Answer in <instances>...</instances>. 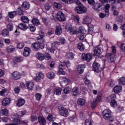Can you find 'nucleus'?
Instances as JSON below:
<instances>
[{"label":"nucleus","mask_w":125,"mask_h":125,"mask_svg":"<svg viewBox=\"0 0 125 125\" xmlns=\"http://www.w3.org/2000/svg\"><path fill=\"white\" fill-rule=\"evenodd\" d=\"M110 105L111 107H116L117 104V101L116 100H112L110 102Z\"/></svg>","instance_id":"6e6d98bb"},{"label":"nucleus","mask_w":125,"mask_h":125,"mask_svg":"<svg viewBox=\"0 0 125 125\" xmlns=\"http://www.w3.org/2000/svg\"><path fill=\"white\" fill-rule=\"evenodd\" d=\"M82 57V59L83 61H86L87 62H90L91 59H92V56L90 54H83Z\"/></svg>","instance_id":"423d86ee"},{"label":"nucleus","mask_w":125,"mask_h":125,"mask_svg":"<svg viewBox=\"0 0 125 125\" xmlns=\"http://www.w3.org/2000/svg\"><path fill=\"white\" fill-rule=\"evenodd\" d=\"M18 27L19 29H21V30H22L23 31H25V30L27 29V25L23 23H20Z\"/></svg>","instance_id":"c85d7f7f"},{"label":"nucleus","mask_w":125,"mask_h":125,"mask_svg":"<svg viewBox=\"0 0 125 125\" xmlns=\"http://www.w3.org/2000/svg\"><path fill=\"white\" fill-rule=\"evenodd\" d=\"M44 78V75L42 72H39L36 74V78H34V81L36 82H40L41 80H42Z\"/></svg>","instance_id":"1a4fd4ad"},{"label":"nucleus","mask_w":125,"mask_h":125,"mask_svg":"<svg viewBox=\"0 0 125 125\" xmlns=\"http://www.w3.org/2000/svg\"><path fill=\"white\" fill-rule=\"evenodd\" d=\"M77 103L79 105L83 106V105H84V104H85V100L81 98H79Z\"/></svg>","instance_id":"72a5a7b5"},{"label":"nucleus","mask_w":125,"mask_h":125,"mask_svg":"<svg viewBox=\"0 0 125 125\" xmlns=\"http://www.w3.org/2000/svg\"><path fill=\"white\" fill-rule=\"evenodd\" d=\"M97 101L96 100H93L91 103V106L92 109H94L96 105H97Z\"/></svg>","instance_id":"de8ad7c7"},{"label":"nucleus","mask_w":125,"mask_h":125,"mask_svg":"<svg viewBox=\"0 0 125 125\" xmlns=\"http://www.w3.org/2000/svg\"><path fill=\"white\" fill-rule=\"evenodd\" d=\"M10 102H11V100L10 98H4L2 101V105L3 106H7L8 105H9V104H10Z\"/></svg>","instance_id":"dca6fc26"},{"label":"nucleus","mask_w":125,"mask_h":125,"mask_svg":"<svg viewBox=\"0 0 125 125\" xmlns=\"http://www.w3.org/2000/svg\"><path fill=\"white\" fill-rule=\"evenodd\" d=\"M7 29L9 31H13V24L12 23H9L7 25Z\"/></svg>","instance_id":"49530a36"},{"label":"nucleus","mask_w":125,"mask_h":125,"mask_svg":"<svg viewBox=\"0 0 125 125\" xmlns=\"http://www.w3.org/2000/svg\"><path fill=\"white\" fill-rule=\"evenodd\" d=\"M39 36H38L37 38H44V32H43V31H40L39 32Z\"/></svg>","instance_id":"052dcab7"},{"label":"nucleus","mask_w":125,"mask_h":125,"mask_svg":"<svg viewBox=\"0 0 125 125\" xmlns=\"http://www.w3.org/2000/svg\"><path fill=\"white\" fill-rule=\"evenodd\" d=\"M123 90L122 86H116L113 88V91L115 93H120Z\"/></svg>","instance_id":"412c9836"},{"label":"nucleus","mask_w":125,"mask_h":125,"mask_svg":"<svg viewBox=\"0 0 125 125\" xmlns=\"http://www.w3.org/2000/svg\"><path fill=\"white\" fill-rule=\"evenodd\" d=\"M54 29L50 28L47 32V34L49 36H51V35H53L54 34Z\"/></svg>","instance_id":"4d7b16f0"},{"label":"nucleus","mask_w":125,"mask_h":125,"mask_svg":"<svg viewBox=\"0 0 125 125\" xmlns=\"http://www.w3.org/2000/svg\"><path fill=\"white\" fill-rule=\"evenodd\" d=\"M66 67H70L71 66V63L69 61L67 62H64L63 63L60 64L59 66V74L61 75H65L66 74V72L63 71V70H65Z\"/></svg>","instance_id":"f257e3e1"},{"label":"nucleus","mask_w":125,"mask_h":125,"mask_svg":"<svg viewBox=\"0 0 125 125\" xmlns=\"http://www.w3.org/2000/svg\"><path fill=\"white\" fill-rule=\"evenodd\" d=\"M78 30L79 31V33H82V34H84L87 33V31L83 26H80Z\"/></svg>","instance_id":"37998d69"},{"label":"nucleus","mask_w":125,"mask_h":125,"mask_svg":"<svg viewBox=\"0 0 125 125\" xmlns=\"http://www.w3.org/2000/svg\"><path fill=\"white\" fill-rule=\"evenodd\" d=\"M7 52L9 53L14 52V51L15 50V48L12 45H10L7 47Z\"/></svg>","instance_id":"473e14b6"},{"label":"nucleus","mask_w":125,"mask_h":125,"mask_svg":"<svg viewBox=\"0 0 125 125\" xmlns=\"http://www.w3.org/2000/svg\"><path fill=\"white\" fill-rule=\"evenodd\" d=\"M42 94L40 93H37L35 95L36 99L38 101H40L41 100V98H42Z\"/></svg>","instance_id":"680f3d73"},{"label":"nucleus","mask_w":125,"mask_h":125,"mask_svg":"<svg viewBox=\"0 0 125 125\" xmlns=\"http://www.w3.org/2000/svg\"><path fill=\"white\" fill-rule=\"evenodd\" d=\"M79 93L80 90L77 87H74L71 90V94L73 96H77V95H79Z\"/></svg>","instance_id":"2eb2a0df"},{"label":"nucleus","mask_w":125,"mask_h":125,"mask_svg":"<svg viewBox=\"0 0 125 125\" xmlns=\"http://www.w3.org/2000/svg\"><path fill=\"white\" fill-rule=\"evenodd\" d=\"M104 8L105 9V13L106 14H109V9H110V4H107L105 7Z\"/></svg>","instance_id":"5fc2aeb1"},{"label":"nucleus","mask_w":125,"mask_h":125,"mask_svg":"<svg viewBox=\"0 0 125 125\" xmlns=\"http://www.w3.org/2000/svg\"><path fill=\"white\" fill-rule=\"evenodd\" d=\"M75 11L79 14H83L86 12V8L84 6L81 5L79 7H76L75 9Z\"/></svg>","instance_id":"20e7f679"},{"label":"nucleus","mask_w":125,"mask_h":125,"mask_svg":"<svg viewBox=\"0 0 125 125\" xmlns=\"http://www.w3.org/2000/svg\"><path fill=\"white\" fill-rule=\"evenodd\" d=\"M59 114L63 117H68V110L64 107H62L59 109Z\"/></svg>","instance_id":"9b49d317"},{"label":"nucleus","mask_w":125,"mask_h":125,"mask_svg":"<svg viewBox=\"0 0 125 125\" xmlns=\"http://www.w3.org/2000/svg\"><path fill=\"white\" fill-rule=\"evenodd\" d=\"M17 46L19 49H22V48H24V44L23 43H18Z\"/></svg>","instance_id":"13d9d810"},{"label":"nucleus","mask_w":125,"mask_h":125,"mask_svg":"<svg viewBox=\"0 0 125 125\" xmlns=\"http://www.w3.org/2000/svg\"><path fill=\"white\" fill-rule=\"evenodd\" d=\"M102 68L100 67V64L98 62H94L93 64V70L96 73H99L100 71H102Z\"/></svg>","instance_id":"6e6552de"},{"label":"nucleus","mask_w":125,"mask_h":125,"mask_svg":"<svg viewBox=\"0 0 125 125\" xmlns=\"http://www.w3.org/2000/svg\"><path fill=\"white\" fill-rule=\"evenodd\" d=\"M66 31H70L72 29V25L70 24H67L65 26Z\"/></svg>","instance_id":"338daca9"},{"label":"nucleus","mask_w":125,"mask_h":125,"mask_svg":"<svg viewBox=\"0 0 125 125\" xmlns=\"http://www.w3.org/2000/svg\"><path fill=\"white\" fill-rule=\"evenodd\" d=\"M63 2V3H65V4H71V3H73L74 1L72 0H61Z\"/></svg>","instance_id":"09e8293b"},{"label":"nucleus","mask_w":125,"mask_h":125,"mask_svg":"<svg viewBox=\"0 0 125 125\" xmlns=\"http://www.w3.org/2000/svg\"><path fill=\"white\" fill-rule=\"evenodd\" d=\"M30 53H31V49L27 47H25L23 54V56H24L25 57H27V56H29V55H30Z\"/></svg>","instance_id":"aec40b11"},{"label":"nucleus","mask_w":125,"mask_h":125,"mask_svg":"<svg viewBox=\"0 0 125 125\" xmlns=\"http://www.w3.org/2000/svg\"><path fill=\"white\" fill-rule=\"evenodd\" d=\"M103 8H104V5L102 3L96 2L93 4V9L95 10V11H102L103 10Z\"/></svg>","instance_id":"7ed1b4c3"},{"label":"nucleus","mask_w":125,"mask_h":125,"mask_svg":"<svg viewBox=\"0 0 125 125\" xmlns=\"http://www.w3.org/2000/svg\"><path fill=\"white\" fill-rule=\"evenodd\" d=\"M69 31L70 35H75L76 34L80 33V31L78 29L75 30L71 28V30H70Z\"/></svg>","instance_id":"e433bc0d"},{"label":"nucleus","mask_w":125,"mask_h":125,"mask_svg":"<svg viewBox=\"0 0 125 125\" xmlns=\"http://www.w3.org/2000/svg\"><path fill=\"white\" fill-rule=\"evenodd\" d=\"M21 6L22 7H24L25 9L27 10V9H29V8H30V3L27 1L24 2L22 4Z\"/></svg>","instance_id":"7c9ffc66"},{"label":"nucleus","mask_w":125,"mask_h":125,"mask_svg":"<svg viewBox=\"0 0 125 125\" xmlns=\"http://www.w3.org/2000/svg\"><path fill=\"white\" fill-rule=\"evenodd\" d=\"M116 94H112L110 95L109 97H108L107 99V101H112V100H115V99L116 98Z\"/></svg>","instance_id":"c9c22d12"},{"label":"nucleus","mask_w":125,"mask_h":125,"mask_svg":"<svg viewBox=\"0 0 125 125\" xmlns=\"http://www.w3.org/2000/svg\"><path fill=\"white\" fill-rule=\"evenodd\" d=\"M21 21H22V22H23L24 23H28L30 21V20H29V19L28 18V17H27L25 16H21Z\"/></svg>","instance_id":"ea45409f"},{"label":"nucleus","mask_w":125,"mask_h":125,"mask_svg":"<svg viewBox=\"0 0 125 125\" xmlns=\"http://www.w3.org/2000/svg\"><path fill=\"white\" fill-rule=\"evenodd\" d=\"M54 6H55V7L58 8V9H60V8H61L62 7L61 4H59L56 2L54 3Z\"/></svg>","instance_id":"e2e57ef3"},{"label":"nucleus","mask_w":125,"mask_h":125,"mask_svg":"<svg viewBox=\"0 0 125 125\" xmlns=\"http://www.w3.org/2000/svg\"><path fill=\"white\" fill-rule=\"evenodd\" d=\"M55 34L56 35H58V36L62 34V28L60 26H57L56 27Z\"/></svg>","instance_id":"bb28decb"},{"label":"nucleus","mask_w":125,"mask_h":125,"mask_svg":"<svg viewBox=\"0 0 125 125\" xmlns=\"http://www.w3.org/2000/svg\"><path fill=\"white\" fill-rule=\"evenodd\" d=\"M62 83L63 85H68V84L69 83V79L63 77L62 78Z\"/></svg>","instance_id":"4c0bfd02"},{"label":"nucleus","mask_w":125,"mask_h":125,"mask_svg":"<svg viewBox=\"0 0 125 125\" xmlns=\"http://www.w3.org/2000/svg\"><path fill=\"white\" fill-rule=\"evenodd\" d=\"M78 30L79 31V33H82V34H84L87 33V31L83 26H80Z\"/></svg>","instance_id":"79ce46f5"},{"label":"nucleus","mask_w":125,"mask_h":125,"mask_svg":"<svg viewBox=\"0 0 125 125\" xmlns=\"http://www.w3.org/2000/svg\"><path fill=\"white\" fill-rule=\"evenodd\" d=\"M105 57L107 60H108V61L109 62H115V61L116 60L115 55L111 53H108L106 54Z\"/></svg>","instance_id":"f8f14e48"},{"label":"nucleus","mask_w":125,"mask_h":125,"mask_svg":"<svg viewBox=\"0 0 125 125\" xmlns=\"http://www.w3.org/2000/svg\"><path fill=\"white\" fill-rule=\"evenodd\" d=\"M111 112L107 109H105L103 111V114L104 118L108 121V122H113L114 121V117L111 115Z\"/></svg>","instance_id":"f03ea898"},{"label":"nucleus","mask_w":125,"mask_h":125,"mask_svg":"<svg viewBox=\"0 0 125 125\" xmlns=\"http://www.w3.org/2000/svg\"><path fill=\"white\" fill-rule=\"evenodd\" d=\"M46 77L48 78V79L52 80V79H54L55 77V74H54L53 72H49L47 73Z\"/></svg>","instance_id":"b1692460"},{"label":"nucleus","mask_w":125,"mask_h":125,"mask_svg":"<svg viewBox=\"0 0 125 125\" xmlns=\"http://www.w3.org/2000/svg\"><path fill=\"white\" fill-rule=\"evenodd\" d=\"M56 18L57 20L62 22H64V21H65L66 20V18L65 17V15H64V13L61 11L58 12L56 14Z\"/></svg>","instance_id":"39448f33"},{"label":"nucleus","mask_w":125,"mask_h":125,"mask_svg":"<svg viewBox=\"0 0 125 125\" xmlns=\"http://www.w3.org/2000/svg\"><path fill=\"white\" fill-rule=\"evenodd\" d=\"M1 35L3 36V37H7L9 36V31L6 28H5L2 30Z\"/></svg>","instance_id":"c756f323"},{"label":"nucleus","mask_w":125,"mask_h":125,"mask_svg":"<svg viewBox=\"0 0 125 125\" xmlns=\"http://www.w3.org/2000/svg\"><path fill=\"white\" fill-rule=\"evenodd\" d=\"M31 46L36 51H39V50L41 49V44L40 43H33Z\"/></svg>","instance_id":"a211bd4d"},{"label":"nucleus","mask_w":125,"mask_h":125,"mask_svg":"<svg viewBox=\"0 0 125 125\" xmlns=\"http://www.w3.org/2000/svg\"><path fill=\"white\" fill-rule=\"evenodd\" d=\"M32 22L34 25H35V26H39L41 24V22H40V21L39 19L34 18L32 20Z\"/></svg>","instance_id":"cd10ccee"},{"label":"nucleus","mask_w":125,"mask_h":125,"mask_svg":"<svg viewBox=\"0 0 125 125\" xmlns=\"http://www.w3.org/2000/svg\"><path fill=\"white\" fill-rule=\"evenodd\" d=\"M85 125H92V121L87 119L85 121Z\"/></svg>","instance_id":"69168bd1"},{"label":"nucleus","mask_w":125,"mask_h":125,"mask_svg":"<svg viewBox=\"0 0 125 125\" xmlns=\"http://www.w3.org/2000/svg\"><path fill=\"white\" fill-rule=\"evenodd\" d=\"M66 57H67L68 59H74V54H73L72 52H69L66 54Z\"/></svg>","instance_id":"8fccbe9b"},{"label":"nucleus","mask_w":125,"mask_h":125,"mask_svg":"<svg viewBox=\"0 0 125 125\" xmlns=\"http://www.w3.org/2000/svg\"><path fill=\"white\" fill-rule=\"evenodd\" d=\"M61 92H62V88L60 87H57L54 89V93L56 95H61Z\"/></svg>","instance_id":"4be33fe9"},{"label":"nucleus","mask_w":125,"mask_h":125,"mask_svg":"<svg viewBox=\"0 0 125 125\" xmlns=\"http://www.w3.org/2000/svg\"><path fill=\"white\" fill-rule=\"evenodd\" d=\"M101 53H102L101 48L99 46H96L94 48V55L96 56H100Z\"/></svg>","instance_id":"ddd939ff"},{"label":"nucleus","mask_w":125,"mask_h":125,"mask_svg":"<svg viewBox=\"0 0 125 125\" xmlns=\"http://www.w3.org/2000/svg\"><path fill=\"white\" fill-rule=\"evenodd\" d=\"M26 86L28 89L32 90L34 88V83L32 82H27Z\"/></svg>","instance_id":"393cba45"},{"label":"nucleus","mask_w":125,"mask_h":125,"mask_svg":"<svg viewBox=\"0 0 125 125\" xmlns=\"http://www.w3.org/2000/svg\"><path fill=\"white\" fill-rule=\"evenodd\" d=\"M44 7L46 10H48L50 8H51V5L49 3H46L44 4Z\"/></svg>","instance_id":"0e129e2a"},{"label":"nucleus","mask_w":125,"mask_h":125,"mask_svg":"<svg viewBox=\"0 0 125 125\" xmlns=\"http://www.w3.org/2000/svg\"><path fill=\"white\" fill-rule=\"evenodd\" d=\"M70 91H71V88L66 87L63 90V94H68V93H70Z\"/></svg>","instance_id":"a19ab883"},{"label":"nucleus","mask_w":125,"mask_h":125,"mask_svg":"<svg viewBox=\"0 0 125 125\" xmlns=\"http://www.w3.org/2000/svg\"><path fill=\"white\" fill-rule=\"evenodd\" d=\"M84 22H85V24H89L90 22H91V19L88 17V16H86L83 19Z\"/></svg>","instance_id":"a18cd8bd"},{"label":"nucleus","mask_w":125,"mask_h":125,"mask_svg":"<svg viewBox=\"0 0 125 125\" xmlns=\"http://www.w3.org/2000/svg\"><path fill=\"white\" fill-rule=\"evenodd\" d=\"M16 12L19 15H23V10L20 7L18 8Z\"/></svg>","instance_id":"3c124183"},{"label":"nucleus","mask_w":125,"mask_h":125,"mask_svg":"<svg viewBox=\"0 0 125 125\" xmlns=\"http://www.w3.org/2000/svg\"><path fill=\"white\" fill-rule=\"evenodd\" d=\"M28 29H29L31 32H35L36 31V27L33 25H30L28 26Z\"/></svg>","instance_id":"774afa93"},{"label":"nucleus","mask_w":125,"mask_h":125,"mask_svg":"<svg viewBox=\"0 0 125 125\" xmlns=\"http://www.w3.org/2000/svg\"><path fill=\"white\" fill-rule=\"evenodd\" d=\"M36 57L40 61H42V60H44V59H45V57H44V55L40 52H38L36 54Z\"/></svg>","instance_id":"f3484780"},{"label":"nucleus","mask_w":125,"mask_h":125,"mask_svg":"<svg viewBox=\"0 0 125 125\" xmlns=\"http://www.w3.org/2000/svg\"><path fill=\"white\" fill-rule=\"evenodd\" d=\"M27 114V111L26 110H22L21 111H20L18 113V116L19 118H22L23 116H25Z\"/></svg>","instance_id":"2f4dec72"},{"label":"nucleus","mask_w":125,"mask_h":125,"mask_svg":"<svg viewBox=\"0 0 125 125\" xmlns=\"http://www.w3.org/2000/svg\"><path fill=\"white\" fill-rule=\"evenodd\" d=\"M25 104V100L23 99H19L17 101V105L18 107H21Z\"/></svg>","instance_id":"5701e85b"},{"label":"nucleus","mask_w":125,"mask_h":125,"mask_svg":"<svg viewBox=\"0 0 125 125\" xmlns=\"http://www.w3.org/2000/svg\"><path fill=\"white\" fill-rule=\"evenodd\" d=\"M0 114L1 116H7L8 115V110L6 108L3 109L1 110Z\"/></svg>","instance_id":"f704fd0d"},{"label":"nucleus","mask_w":125,"mask_h":125,"mask_svg":"<svg viewBox=\"0 0 125 125\" xmlns=\"http://www.w3.org/2000/svg\"><path fill=\"white\" fill-rule=\"evenodd\" d=\"M77 47L80 51H83L84 50V45L83 43H79L77 44Z\"/></svg>","instance_id":"a878e982"},{"label":"nucleus","mask_w":125,"mask_h":125,"mask_svg":"<svg viewBox=\"0 0 125 125\" xmlns=\"http://www.w3.org/2000/svg\"><path fill=\"white\" fill-rule=\"evenodd\" d=\"M118 83L119 84H123V85H125V78L122 77L118 80Z\"/></svg>","instance_id":"58836bf2"},{"label":"nucleus","mask_w":125,"mask_h":125,"mask_svg":"<svg viewBox=\"0 0 125 125\" xmlns=\"http://www.w3.org/2000/svg\"><path fill=\"white\" fill-rule=\"evenodd\" d=\"M16 12H9L8 13L9 17L10 18H14L16 16Z\"/></svg>","instance_id":"c03bdc74"},{"label":"nucleus","mask_w":125,"mask_h":125,"mask_svg":"<svg viewBox=\"0 0 125 125\" xmlns=\"http://www.w3.org/2000/svg\"><path fill=\"white\" fill-rule=\"evenodd\" d=\"M15 121L17 122V124H10L9 125H28L29 124V121L27 120H24L23 121H21L20 119H17L15 120Z\"/></svg>","instance_id":"9d476101"},{"label":"nucleus","mask_w":125,"mask_h":125,"mask_svg":"<svg viewBox=\"0 0 125 125\" xmlns=\"http://www.w3.org/2000/svg\"><path fill=\"white\" fill-rule=\"evenodd\" d=\"M12 79L15 81H18L21 79V74L18 71H14L11 73Z\"/></svg>","instance_id":"0eeeda50"},{"label":"nucleus","mask_w":125,"mask_h":125,"mask_svg":"<svg viewBox=\"0 0 125 125\" xmlns=\"http://www.w3.org/2000/svg\"><path fill=\"white\" fill-rule=\"evenodd\" d=\"M69 120L70 121L72 122L73 123H75V122H77V118H76V116H72L69 117Z\"/></svg>","instance_id":"603ef678"},{"label":"nucleus","mask_w":125,"mask_h":125,"mask_svg":"<svg viewBox=\"0 0 125 125\" xmlns=\"http://www.w3.org/2000/svg\"><path fill=\"white\" fill-rule=\"evenodd\" d=\"M37 40L39 43H43V42H44V39H43V38L37 37Z\"/></svg>","instance_id":"864d4df0"},{"label":"nucleus","mask_w":125,"mask_h":125,"mask_svg":"<svg viewBox=\"0 0 125 125\" xmlns=\"http://www.w3.org/2000/svg\"><path fill=\"white\" fill-rule=\"evenodd\" d=\"M85 68V65L84 64H80L77 66V72L79 74H83V70Z\"/></svg>","instance_id":"4468645a"},{"label":"nucleus","mask_w":125,"mask_h":125,"mask_svg":"<svg viewBox=\"0 0 125 125\" xmlns=\"http://www.w3.org/2000/svg\"><path fill=\"white\" fill-rule=\"evenodd\" d=\"M59 41L60 42V43H61L62 44H65L66 43V40H65L64 38H60Z\"/></svg>","instance_id":"bf43d9fd"},{"label":"nucleus","mask_w":125,"mask_h":125,"mask_svg":"<svg viewBox=\"0 0 125 125\" xmlns=\"http://www.w3.org/2000/svg\"><path fill=\"white\" fill-rule=\"evenodd\" d=\"M38 122L41 125H46V121L43 117H38Z\"/></svg>","instance_id":"6ab92c4d"}]
</instances>
